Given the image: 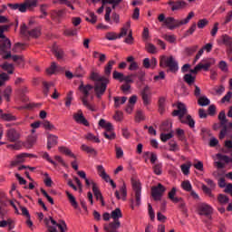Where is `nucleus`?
Listing matches in <instances>:
<instances>
[{
	"instance_id": "obj_1",
	"label": "nucleus",
	"mask_w": 232,
	"mask_h": 232,
	"mask_svg": "<svg viewBox=\"0 0 232 232\" xmlns=\"http://www.w3.org/2000/svg\"><path fill=\"white\" fill-rule=\"evenodd\" d=\"M114 64V60L108 62L104 67L105 76H102L99 72L92 71L91 72L90 78L92 81H94V92L97 99H102L104 93H106V89L108 88V84H110V77Z\"/></svg>"
},
{
	"instance_id": "obj_2",
	"label": "nucleus",
	"mask_w": 232,
	"mask_h": 232,
	"mask_svg": "<svg viewBox=\"0 0 232 232\" xmlns=\"http://www.w3.org/2000/svg\"><path fill=\"white\" fill-rule=\"evenodd\" d=\"M178 110L173 111V117H179L182 124H188L189 128H195V120L191 115L188 114V109L184 103L179 102L177 105ZM187 115V116H186Z\"/></svg>"
},
{
	"instance_id": "obj_3",
	"label": "nucleus",
	"mask_w": 232,
	"mask_h": 232,
	"mask_svg": "<svg viewBox=\"0 0 232 232\" xmlns=\"http://www.w3.org/2000/svg\"><path fill=\"white\" fill-rule=\"evenodd\" d=\"M111 217L114 221L111 222L109 225H105L103 229L106 232H117L119 227H121V221H119V219L122 218V212L121 211V208H115L111 212Z\"/></svg>"
},
{
	"instance_id": "obj_4",
	"label": "nucleus",
	"mask_w": 232,
	"mask_h": 232,
	"mask_svg": "<svg viewBox=\"0 0 232 232\" xmlns=\"http://www.w3.org/2000/svg\"><path fill=\"white\" fill-rule=\"evenodd\" d=\"M9 29L10 25L5 24L0 26V39H2L0 41V52L2 53H6V50L12 48V42L5 35V32H8Z\"/></svg>"
},
{
	"instance_id": "obj_5",
	"label": "nucleus",
	"mask_w": 232,
	"mask_h": 232,
	"mask_svg": "<svg viewBox=\"0 0 232 232\" xmlns=\"http://www.w3.org/2000/svg\"><path fill=\"white\" fill-rule=\"evenodd\" d=\"M95 88L91 84L84 85V83H81L79 86L80 92L82 93V97H81V101L83 104V106L87 107L88 110H91V111H95V109H93V106L88 102V97H90V92Z\"/></svg>"
},
{
	"instance_id": "obj_6",
	"label": "nucleus",
	"mask_w": 232,
	"mask_h": 232,
	"mask_svg": "<svg viewBox=\"0 0 232 232\" xmlns=\"http://www.w3.org/2000/svg\"><path fill=\"white\" fill-rule=\"evenodd\" d=\"M160 65L161 68H169V71L172 72V73L179 72V63L175 61L173 56H162L160 61Z\"/></svg>"
},
{
	"instance_id": "obj_7",
	"label": "nucleus",
	"mask_w": 232,
	"mask_h": 232,
	"mask_svg": "<svg viewBox=\"0 0 232 232\" xmlns=\"http://www.w3.org/2000/svg\"><path fill=\"white\" fill-rule=\"evenodd\" d=\"M7 6L11 8V10H19L23 14L26 12L27 8H32L34 6H37V1L35 0H25L24 4H8Z\"/></svg>"
},
{
	"instance_id": "obj_8",
	"label": "nucleus",
	"mask_w": 232,
	"mask_h": 232,
	"mask_svg": "<svg viewBox=\"0 0 232 232\" xmlns=\"http://www.w3.org/2000/svg\"><path fill=\"white\" fill-rule=\"evenodd\" d=\"M21 34L22 35H30V37H34V39H37L41 35V28L36 27L32 30H28V26L26 24H23L21 26Z\"/></svg>"
},
{
	"instance_id": "obj_9",
	"label": "nucleus",
	"mask_w": 232,
	"mask_h": 232,
	"mask_svg": "<svg viewBox=\"0 0 232 232\" xmlns=\"http://www.w3.org/2000/svg\"><path fill=\"white\" fill-rule=\"evenodd\" d=\"M213 64H215V59L204 58L198 64V69H199V71L203 70L204 72H208L209 69L213 66Z\"/></svg>"
},
{
	"instance_id": "obj_10",
	"label": "nucleus",
	"mask_w": 232,
	"mask_h": 232,
	"mask_svg": "<svg viewBox=\"0 0 232 232\" xmlns=\"http://www.w3.org/2000/svg\"><path fill=\"white\" fill-rule=\"evenodd\" d=\"M198 215L204 216V217H209L211 213H213V208L206 203H199L198 205Z\"/></svg>"
},
{
	"instance_id": "obj_11",
	"label": "nucleus",
	"mask_w": 232,
	"mask_h": 232,
	"mask_svg": "<svg viewBox=\"0 0 232 232\" xmlns=\"http://www.w3.org/2000/svg\"><path fill=\"white\" fill-rule=\"evenodd\" d=\"M164 191H166V188L160 183H159L157 187H153L151 188V195L154 200H160Z\"/></svg>"
},
{
	"instance_id": "obj_12",
	"label": "nucleus",
	"mask_w": 232,
	"mask_h": 232,
	"mask_svg": "<svg viewBox=\"0 0 232 232\" xmlns=\"http://www.w3.org/2000/svg\"><path fill=\"white\" fill-rule=\"evenodd\" d=\"M132 188L135 193L136 206H139L140 204V193L142 191V187H140V182L137 180H133Z\"/></svg>"
},
{
	"instance_id": "obj_13",
	"label": "nucleus",
	"mask_w": 232,
	"mask_h": 232,
	"mask_svg": "<svg viewBox=\"0 0 232 232\" xmlns=\"http://www.w3.org/2000/svg\"><path fill=\"white\" fill-rule=\"evenodd\" d=\"M6 137L9 142H17L21 135L15 129H9L6 132Z\"/></svg>"
},
{
	"instance_id": "obj_14",
	"label": "nucleus",
	"mask_w": 232,
	"mask_h": 232,
	"mask_svg": "<svg viewBox=\"0 0 232 232\" xmlns=\"http://www.w3.org/2000/svg\"><path fill=\"white\" fill-rule=\"evenodd\" d=\"M50 222L51 224H53V226H56V227H59L61 232H66L64 231V228L66 227V222H64L63 220L60 221L59 223H57L53 218H50V219L45 218L44 219V223L47 225V228L50 227Z\"/></svg>"
},
{
	"instance_id": "obj_15",
	"label": "nucleus",
	"mask_w": 232,
	"mask_h": 232,
	"mask_svg": "<svg viewBox=\"0 0 232 232\" xmlns=\"http://www.w3.org/2000/svg\"><path fill=\"white\" fill-rule=\"evenodd\" d=\"M164 24L169 30H175L178 26H181L180 21L175 20L173 17H167Z\"/></svg>"
},
{
	"instance_id": "obj_16",
	"label": "nucleus",
	"mask_w": 232,
	"mask_h": 232,
	"mask_svg": "<svg viewBox=\"0 0 232 232\" xmlns=\"http://www.w3.org/2000/svg\"><path fill=\"white\" fill-rule=\"evenodd\" d=\"M64 15H66V9L51 11V18L53 21H57V23H61V19H63Z\"/></svg>"
},
{
	"instance_id": "obj_17",
	"label": "nucleus",
	"mask_w": 232,
	"mask_h": 232,
	"mask_svg": "<svg viewBox=\"0 0 232 232\" xmlns=\"http://www.w3.org/2000/svg\"><path fill=\"white\" fill-rule=\"evenodd\" d=\"M1 55H3V59L12 58L14 63H17L18 64H23V57L19 55L12 56V53L8 52V50H6L5 53L1 52Z\"/></svg>"
},
{
	"instance_id": "obj_18",
	"label": "nucleus",
	"mask_w": 232,
	"mask_h": 232,
	"mask_svg": "<svg viewBox=\"0 0 232 232\" xmlns=\"http://www.w3.org/2000/svg\"><path fill=\"white\" fill-rule=\"evenodd\" d=\"M59 142V138L53 134H48L47 136V149L52 150V148H55Z\"/></svg>"
},
{
	"instance_id": "obj_19",
	"label": "nucleus",
	"mask_w": 232,
	"mask_h": 232,
	"mask_svg": "<svg viewBox=\"0 0 232 232\" xmlns=\"http://www.w3.org/2000/svg\"><path fill=\"white\" fill-rule=\"evenodd\" d=\"M0 119L2 121H5L6 122H14V121H17V117L14 116L10 112H5L0 109Z\"/></svg>"
},
{
	"instance_id": "obj_20",
	"label": "nucleus",
	"mask_w": 232,
	"mask_h": 232,
	"mask_svg": "<svg viewBox=\"0 0 232 232\" xmlns=\"http://www.w3.org/2000/svg\"><path fill=\"white\" fill-rule=\"evenodd\" d=\"M74 121H76L79 124H83V126H88V121L86 118H84V115L82 114V111H79L78 113H75L73 115Z\"/></svg>"
},
{
	"instance_id": "obj_21",
	"label": "nucleus",
	"mask_w": 232,
	"mask_h": 232,
	"mask_svg": "<svg viewBox=\"0 0 232 232\" xmlns=\"http://www.w3.org/2000/svg\"><path fill=\"white\" fill-rule=\"evenodd\" d=\"M127 63H130L129 70L130 72H135L139 69V63L135 62V57L128 56L126 58Z\"/></svg>"
},
{
	"instance_id": "obj_22",
	"label": "nucleus",
	"mask_w": 232,
	"mask_h": 232,
	"mask_svg": "<svg viewBox=\"0 0 232 232\" xmlns=\"http://www.w3.org/2000/svg\"><path fill=\"white\" fill-rule=\"evenodd\" d=\"M35 142H37V136L31 135L27 138V140L24 143V146L26 148V150H32Z\"/></svg>"
},
{
	"instance_id": "obj_23",
	"label": "nucleus",
	"mask_w": 232,
	"mask_h": 232,
	"mask_svg": "<svg viewBox=\"0 0 232 232\" xmlns=\"http://www.w3.org/2000/svg\"><path fill=\"white\" fill-rule=\"evenodd\" d=\"M53 53H54L58 61H63V59H64V51L60 47H57V45H54L53 47Z\"/></svg>"
},
{
	"instance_id": "obj_24",
	"label": "nucleus",
	"mask_w": 232,
	"mask_h": 232,
	"mask_svg": "<svg viewBox=\"0 0 232 232\" xmlns=\"http://www.w3.org/2000/svg\"><path fill=\"white\" fill-rule=\"evenodd\" d=\"M99 126H101V128H104L105 131H113V125L111 122L106 121L104 119L100 120Z\"/></svg>"
},
{
	"instance_id": "obj_25",
	"label": "nucleus",
	"mask_w": 232,
	"mask_h": 232,
	"mask_svg": "<svg viewBox=\"0 0 232 232\" xmlns=\"http://www.w3.org/2000/svg\"><path fill=\"white\" fill-rule=\"evenodd\" d=\"M92 192L94 193V197L97 200H102V193H101V190H99V188H97V184L95 182L92 181Z\"/></svg>"
},
{
	"instance_id": "obj_26",
	"label": "nucleus",
	"mask_w": 232,
	"mask_h": 232,
	"mask_svg": "<svg viewBox=\"0 0 232 232\" xmlns=\"http://www.w3.org/2000/svg\"><path fill=\"white\" fill-rule=\"evenodd\" d=\"M221 41H222L223 44H225V46H227V48L232 47V38L229 35L223 34L221 36Z\"/></svg>"
},
{
	"instance_id": "obj_27",
	"label": "nucleus",
	"mask_w": 232,
	"mask_h": 232,
	"mask_svg": "<svg viewBox=\"0 0 232 232\" xmlns=\"http://www.w3.org/2000/svg\"><path fill=\"white\" fill-rule=\"evenodd\" d=\"M2 70H5V72H7L10 75L14 73V64L8 63V62H5L4 64L0 65Z\"/></svg>"
},
{
	"instance_id": "obj_28",
	"label": "nucleus",
	"mask_w": 232,
	"mask_h": 232,
	"mask_svg": "<svg viewBox=\"0 0 232 232\" xmlns=\"http://www.w3.org/2000/svg\"><path fill=\"white\" fill-rule=\"evenodd\" d=\"M186 6V2L182 0H178L174 2V5L171 7L172 12H175V10H180V8H184Z\"/></svg>"
},
{
	"instance_id": "obj_29",
	"label": "nucleus",
	"mask_w": 232,
	"mask_h": 232,
	"mask_svg": "<svg viewBox=\"0 0 232 232\" xmlns=\"http://www.w3.org/2000/svg\"><path fill=\"white\" fill-rule=\"evenodd\" d=\"M67 198L69 199L70 204L74 208V209H77L79 208V204H77V200L75 199V197L72 195V193L66 191Z\"/></svg>"
},
{
	"instance_id": "obj_30",
	"label": "nucleus",
	"mask_w": 232,
	"mask_h": 232,
	"mask_svg": "<svg viewBox=\"0 0 232 232\" xmlns=\"http://www.w3.org/2000/svg\"><path fill=\"white\" fill-rule=\"evenodd\" d=\"M159 111L160 113H164V111H166V98L164 97H160L159 100Z\"/></svg>"
},
{
	"instance_id": "obj_31",
	"label": "nucleus",
	"mask_w": 232,
	"mask_h": 232,
	"mask_svg": "<svg viewBox=\"0 0 232 232\" xmlns=\"http://www.w3.org/2000/svg\"><path fill=\"white\" fill-rule=\"evenodd\" d=\"M183 79H184L185 82H187V84H188V86H191L194 84L196 77L191 75V73H187L184 75Z\"/></svg>"
},
{
	"instance_id": "obj_32",
	"label": "nucleus",
	"mask_w": 232,
	"mask_h": 232,
	"mask_svg": "<svg viewBox=\"0 0 232 232\" xmlns=\"http://www.w3.org/2000/svg\"><path fill=\"white\" fill-rule=\"evenodd\" d=\"M160 130L162 131V133H166V131H171V123L169 121H164L160 125Z\"/></svg>"
},
{
	"instance_id": "obj_33",
	"label": "nucleus",
	"mask_w": 232,
	"mask_h": 232,
	"mask_svg": "<svg viewBox=\"0 0 232 232\" xmlns=\"http://www.w3.org/2000/svg\"><path fill=\"white\" fill-rule=\"evenodd\" d=\"M212 90L214 92V95H222V93L226 92V87H224V85H218L214 87Z\"/></svg>"
},
{
	"instance_id": "obj_34",
	"label": "nucleus",
	"mask_w": 232,
	"mask_h": 232,
	"mask_svg": "<svg viewBox=\"0 0 232 232\" xmlns=\"http://www.w3.org/2000/svg\"><path fill=\"white\" fill-rule=\"evenodd\" d=\"M126 101H128V98L126 96L123 97H114V104L116 106V108H119V106H121V104H124V102H126Z\"/></svg>"
},
{
	"instance_id": "obj_35",
	"label": "nucleus",
	"mask_w": 232,
	"mask_h": 232,
	"mask_svg": "<svg viewBox=\"0 0 232 232\" xmlns=\"http://www.w3.org/2000/svg\"><path fill=\"white\" fill-rule=\"evenodd\" d=\"M59 151L61 153H63L64 155H68L69 157H72V159H75V154L70 150V149L66 147H59Z\"/></svg>"
},
{
	"instance_id": "obj_36",
	"label": "nucleus",
	"mask_w": 232,
	"mask_h": 232,
	"mask_svg": "<svg viewBox=\"0 0 232 232\" xmlns=\"http://www.w3.org/2000/svg\"><path fill=\"white\" fill-rule=\"evenodd\" d=\"M72 101H73V92L70 91L65 98V106L70 108L72 106Z\"/></svg>"
},
{
	"instance_id": "obj_37",
	"label": "nucleus",
	"mask_w": 232,
	"mask_h": 232,
	"mask_svg": "<svg viewBox=\"0 0 232 232\" xmlns=\"http://www.w3.org/2000/svg\"><path fill=\"white\" fill-rule=\"evenodd\" d=\"M210 102L209 99L206 96L199 97L198 100V104H199V106H209Z\"/></svg>"
},
{
	"instance_id": "obj_38",
	"label": "nucleus",
	"mask_w": 232,
	"mask_h": 232,
	"mask_svg": "<svg viewBox=\"0 0 232 232\" xmlns=\"http://www.w3.org/2000/svg\"><path fill=\"white\" fill-rule=\"evenodd\" d=\"M218 120L220 121L221 126H226L227 124V119L226 118V111H221L218 114Z\"/></svg>"
},
{
	"instance_id": "obj_39",
	"label": "nucleus",
	"mask_w": 232,
	"mask_h": 232,
	"mask_svg": "<svg viewBox=\"0 0 232 232\" xmlns=\"http://www.w3.org/2000/svg\"><path fill=\"white\" fill-rule=\"evenodd\" d=\"M112 78L115 81H120V82H124V73L114 71L112 73Z\"/></svg>"
},
{
	"instance_id": "obj_40",
	"label": "nucleus",
	"mask_w": 232,
	"mask_h": 232,
	"mask_svg": "<svg viewBox=\"0 0 232 232\" xmlns=\"http://www.w3.org/2000/svg\"><path fill=\"white\" fill-rule=\"evenodd\" d=\"M89 17L85 18V21L92 23V24H95L97 23V15L93 12H88Z\"/></svg>"
},
{
	"instance_id": "obj_41",
	"label": "nucleus",
	"mask_w": 232,
	"mask_h": 232,
	"mask_svg": "<svg viewBox=\"0 0 232 232\" xmlns=\"http://www.w3.org/2000/svg\"><path fill=\"white\" fill-rule=\"evenodd\" d=\"M81 149L82 151H86V153H91L92 155H97V150L92 147H88L87 145L82 144Z\"/></svg>"
},
{
	"instance_id": "obj_42",
	"label": "nucleus",
	"mask_w": 232,
	"mask_h": 232,
	"mask_svg": "<svg viewBox=\"0 0 232 232\" xmlns=\"http://www.w3.org/2000/svg\"><path fill=\"white\" fill-rule=\"evenodd\" d=\"M191 168V162H188L187 164L181 165V171L183 175H189V169Z\"/></svg>"
},
{
	"instance_id": "obj_43",
	"label": "nucleus",
	"mask_w": 232,
	"mask_h": 232,
	"mask_svg": "<svg viewBox=\"0 0 232 232\" xmlns=\"http://www.w3.org/2000/svg\"><path fill=\"white\" fill-rule=\"evenodd\" d=\"M173 138V132H169V133H164L162 132L160 134V140L162 142H168V140H169V139Z\"/></svg>"
},
{
	"instance_id": "obj_44",
	"label": "nucleus",
	"mask_w": 232,
	"mask_h": 232,
	"mask_svg": "<svg viewBox=\"0 0 232 232\" xmlns=\"http://www.w3.org/2000/svg\"><path fill=\"white\" fill-rule=\"evenodd\" d=\"M146 117L144 116V112L142 111H138L135 115V121L136 122H141V121H144Z\"/></svg>"
},
{
	"instance_id": "obj_45",
	"label": "nucleus",
	"mask_w": 232,
	"mask_h": 232,
	"mask_svg": "<svg viewBox=\"0 0 232 232\" xmlns=\"http://www.w3.org/2000/svg\"><path fill=\"white\" fill-rule=\"evenodd\" d=\"M181 187L185 191H191L193 189V186H191V182L189 180H185L181 183Z\"/></svg>"
},
{
	"instance_id": "obj_46",
	"label": "nucleus",
	"mask_w": 232,
	"mask_h": 232,
	"mask_svg": "<svg viewBox=\"0 0 232 232\" xmlns=\"http://www.w3.org/2000/svg\"><path fill=\"white\" fill-rule=\"evenodd\" d=\"M105 38L107 39V41H115L119 39V35H117V34H115L114 32H109L106 34Z\"/></svg>"
},
{
	"instance_id": "obj_47",
	"label": "nucleus",
	"mask_w": 232,
	"mask_h": 232,
	"mask_svg": "<svg viewBox=\"0 0 232 232\" xmlns=\"http://www.w3.org/2000/svg\"><path fill=\"white\" fill-rule=\"evenodd\" d=\"M193 17H195V13L190 12L185 19L179 21L181 26L182 24H188V23H189Z\"/></svg>"
},
{
	"instance_id": "obj_48",
	"label": "nucleus",
	"mask_w": 232,
	"mask_h": 232,
	"mask_svg": "<svg viewBox=\"0 0 232 232\" xmlns=\"http://www.w3.org/2000/svg\"><path fill=\"white\" fill-rule=\"evenodd\" d=\"M153 172L155 175H162V164L158 163L153 166Z\"/></svg>"
},
{
	"instance_id": "obj_49",
	"label": "nucleus",
	"mask_w": 232,
	"mask_h": 232,
	"mask_svg": "<svg viewBox=\"0 0 232 232\" xmlns=\"http://www.w3.org/2000/svg\"><path fill=\"white\" fill-rule=\"evenodd\" d=\"M77 34V28L66 29L64 31V35H68L69 37H73Z\"/></svg>"
},
{
	"instance_id": "obj_50",
	"label": "nucleus",
	"mask_w": 232,
	"mask_h": 232,
	"mask_svg": "<svg viewBox=\"0 0 232 232\" xmlns=\"http://www.w3.org/2000/svg\"><path fill=\"white\" fill-rule=\"evenodd\" d=\"M218 200L220 204H227V202H229V198L224 194H219L218 197Z\"/></svg>"
},
{
	"instance_id": "obj_51",
	"label": "nucleus",
	"mask_w": 232,
	"mask_h": 232,
	"mask_svg": "<svg viewBox=\"0 0 232 232\" xmlns=\"http://www.w3.org/2000/svg\"><path fill=\"white\" fill-rule=\"evenodd\" d=\"M217 158L218 159V160H223L227 164H229V162H231L232 160L228 156L222 155L220 153L217 154Z\"/></svg>"
},
{
	"instance_id": "obj_52",
	"label": "nucleus",
	"mask_w": 232,
	"mask_h": 232,
	"mask_svg": "<svg viewBox=\"0 0 232 232\" xmlns=\"http://www.w3.org/2000/svg\"><path fill=\"white\" fill-rule=\"evenodd\" d=\"M10 95H12V87H7L5 91H4V97L5 99V101L10 102Z\"/></svg>"
},
{
	"instance_id": "obj_53",
	"label": "nucleus",
	"mask_w": 232,
	"mask_h": 232,
	"mask_svg": "<svg viewBox=\"0 0 232 232\" xmlns=\"http://www.w3.org/2000/svg\"><path fill=\"white\" fill-rule=\"evenodd\" d=\"M150 162L151 164H154L155 162H157V154L153 153V152H150V151H147L145 152V157H150Z\"/></svg>"
},
{
	"instance_id": "obj_54",
	"label": "nucleus",
	"mask_w": 232,
	"mask_h": 232,
	"mask_svg": "<svg viewBox=\"0 0 232 232\" xmlns=\"http://www.w3.org/2000/svg\"><path fill=\"white\" fill-rule=\"evenodd\" d=\"M115 151H116V158L122 159V157H124V150H122V148L119 146H115Z\"/></svg>"
},
{
	"instance_id": "obj_55",
	"label": "nucleus",
	"mask_w": 232,
	"mask_h": 232,
	"mask_svg": "<svg viewBox=\"0 0 232 232\" xmlns=\"http://www.w3.org/2000/svg\"><path fill=\"white\" fill-rule=\"evenodd\" d=\"M103 135L108 140H113L115 139V132L113 131H104Z\"/></svg>"
},
{
	"instance_id": "obj_56",
	"label": "nucleus",
	"mask_w": 232,
	"mask_h": 232,
	"mask_svg": "<svg viewBox=\"0 0 232 232\" xmlns=\"http://www.w3.org/2000/svg\"><path fill=\"white\" fill-rule=\"evenodd\" d=\"M26 157H32V154L22 153V154L18 155L16 157V162H24V159H26Z\"/></svg>"
},
{
	"instance_id": "obj_57",
	"label": "nucleus",
	"mask_w": 232,
	"mask_h": 232,
	"mask_svg": "<svg viewBox=\"0 0 232 232\" xmlns=\"http://www.w3.org/2000/svg\"><path fill=\"white\" fill-rule=\"evenodd\" d=\"M8 79H10V77L8 76V74H6V72L0 73V86H3V84H5V82L8 81Z\"/></svg>"
},
{
	"instance_id": "obj_58",
	"label": "nucleus",
	"mask_w": 232,
	"mask_h": 232,
	"mask_svg": "<svg viewBox=\"0 0 232 232\" xmlns=\"http://www.w3.org/2000/svg\"><path fill=\"white\" fill-rule=\"evenodd\" d=\"M44 95H48V92H50V88H52V86H53V82H51V83H48V82H44Z\"/></svg>"
},
{
	"instance_id": "obj_59",
	"label": "nucleus",
	"mask_w": 232,
	"mask_h": 232,
	"mask_svg": "<svg viewBox=\"0 0 232 232\" xmlns=\"http://www.w3.org/2000/svg\"><path fill=\"white\" fill-rule=\"evenodd\" d=\"M147 52H149V53H157V47H155V45H153V44H149L146 46Z\"/></svg>"
},
{
	"instance_id": "obj_60",
	"label": "nucleus",
	"mask_w": 232,
	"mask_h": 232,
	"mask_svg": "<svg viewBox=\"0 0 232 232\" xmlns=\"http://www.w3.org/2000/svg\"><path fill=\"white\" fill-rule=\"evenodd\" d=\"M223 129L220 130L219 139L222 140L227 133V125H222Z\"/></svg>"
},
{
	"instance_id": "obj_61",
	"label": "nucleus",
	"mask_w": 232,
	"mask_h": 232,
	"mask_svg": "<svg viewBox=\"0 0 232 232\" xmlns=\"http://www.w3.org/2000/svg\"><path fill=\"white\" fill-rule=\"evenodd\" d=\"M141 97H142L144 106H148V104H150V94L142 93Z\"/></svg>"
},
{
	"instance_id": "obj_62",
	"label": "nucleus",
	"mask_w": 232,
	"mask_h": 232,
	"mask_svg": "<svg viewBox=\"0 0 232 232\" xmlns=\"http://www.w3.org/2000/svg\"><path fill=\"white\" fill-rule=\"evenodd\" d=\"M163 39L169 43H174L176 41L175 35L173 34H163Z\"/></svg>"
},
{
	"instance_id": "obj_63",
	"label": "nucleus",
	"mask_w": 232,
	"mask_h": 232,
	"mask_svg": "<svg viewBox=\"0 0 232 232\" xmlns=\"http://www.w3.org/2000/svg\"><path fill=\"white\" fill-rule=\"evenodd\" d=\"M23 46H24V44H15L14 46L13 47V52H14V53H18V52L23 50Z\"/></svg>"
},
{
	"instance_id": "obj_64",
	"label": "nucleus",
	"mask_w": 232,
	"mask_h": 232,
	"mask_svg": "<svg viewBox=\"0 0 232 232\" xmlns=\"http://www.w3.org/2000/svg\"><path fill=\"white\" fill-rule=\"evenodd\" d=\"M218 66L221 72H227V63L226 61H220Z\"/></svg>"
}]
</instances>
